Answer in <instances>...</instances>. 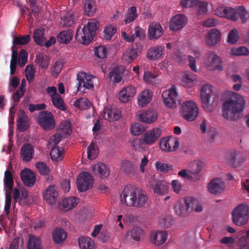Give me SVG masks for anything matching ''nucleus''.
Wrapping results in <instances>:
<instances>
[{
    "label": "nucleus",
    "instance_id": "obj_5",
    "mask_svg": "<svg viewBox=\"0 0 249 249\" xmlns=\"http://www.w3.org/2000/svg\"><path fill=\"white\" fill-rule=\"evenodd\" d=\"M76 181L78 191L84 192L92 188L94 179L90 173L88 172H83L79 174Z\"/></svg>",
    "mask_w": 249,
    "mask_h": 249
},
{
    "label": "nucleus",
    "instance_id": "obj_21",
    "mask_svg": "<svg viewBox=\"0 0 249 249\" xmlns=\"http://www.w3.org/2000/svg\"><path fill=\"white\" fill-rule=\"evenodd\" d=\"M21 179L28 187H32L35 183L36 177L35 173L29 169L23 170L20 173Z\"/></svg>",
    "mask_w": 249,
    "mask_h": 249
},
{
    "label": "nucleus",
    "instance_id": "obj_52",
    "mask_svg": "<svg viewBox=\"0 0 249 249\" xmlns=\"http://www.w3.org/2000/svg\"><path fill=\"white\" fill-rule=\"evenodd\" d=\"M30 35L19 36L17 37H14L13 43L17 45H26L30 42Z\"/></svg>",
    "mask_w": 249,
    "mask_h": 249
},
{
    "label": "nucleus",
    "instance_id": "obj_7",
    "mask_svg": "<svg viewBox=\"0 0 249 249\" xmlns=\"http://www.w3.org/2000/svg\"><path fill=\"white\" fill-rule=\"evenodd\" d=\"M178 93L175 86H172L168 90L162 92V98L164 105L169 108H176L177 105Z\"/></svg>",
    "mask_w": 249,
    "mask_h": 249
},
{
    "label": "nucleus",
    "instance_id": "obj_28",
    "mask_svg": "<svg viewBox=\"0 0 249 249\" xmlns=\"http://www.w3.org/2000/svg\"><path fill=\"white\" fill-rule=\"evenodd\" d=\"M164 47L157 45L150 48L147 53V57L150 60L159 59L163 54Z\"/></svg>",
    "mask_w": 249,
    "mask_h": 249
},
{
    "label": "nucleus",
    "instance_id": "obj_3",
    "mask_svg": "<svg viewBox=\"0 0 249 249\" xmlns=\"http://www.w3.org/2000/svg\"><path fill=\"white\" fill-rule=\"evenodd\" d=\"M231 218L235 225H245L249 219V206L244 204L238 205L232 212Z\"/></svg>",
    "mask_w": 249,
    "mask_h": 249
},
{
    "label": "nucleus",
    "instance_id": "obj_26",
    "mask_svg": "<svg viewBox=\"0 0 249 249\" xmlns=\"http://www.w3.org/2000/svg\"><path fill=\"white\" fill-rule=\"evenodd\" d=\"M185 203H186L189 213L194 211L197 213L201 212L203 210L202 205L195 198H186Z\"/></svg>",
    "mask_w": 249,
    "mask_h": 249
},
{
    "label": "nucleus",
    "instance_id": "obj_17",
    "mask_svg": "<svg viewBox=\"0 0 249 249\" xmlns=\"http://www.w3.org/2000/svg\"><path fill=\"white\" fill-rule=\"evenodd\" d=\"M216 92L215 88L211 85L207 84L203 85L200 89V101L213 98V97H218Z\"/></svg>",
    "mask_w": 249,
    "mask_h": 249
},
{
    "label": "nucleus",
    "instance_id": "obj_4",
    "mask_svg": "<svg viewBox=\"0 0 249 249\" xmlns=\"http://www.w3.org/2000/svg\"><path fill=\"white\" fill-rule=\"evenodd\" d=\"M180 113L185 120L188 121H193L198 116V108L194 101H185L181 104Z\"/></svg>",
    "mask_w": 249,
    "mask_h": 249
},
{
    "label": "nucleus",
    "instance_id": "obj_53",
    "mask_svg": "<svg viewBox=\"0 0 249 249\" xmlns=\"http://www.w3.org/2000/svg\"><path fill=\"white\" fill-rule=\"evenodd\" d=\"M207 189L212 195H216L218 193V178L212 179L207 185Z\"/></svg>",
    "mask_w": 249,
    "mask_h": 249
},
{
    "label": "nucleus",
    "instance_id": "obj_18",
    "mask_svg": "<svg viewBox=\"0 0 249 249\" xmlns=\"http://www.w3.org/2000/svg\"><path fill=\"white\" fill-rule=\"evenodd\" d=\"M58 193L57 187L54 185H50L44 194V197L46 201L51 205L55 204L56 202Z\"/></svg>",
    "mask_w": 249,
    "mask_h": 249
},
{
    "label": "nucleus",
    "instance_id": "obj_59",
    "mask_svg": "<svg viewBox=\"0 0 249 249\" xmlns=\"http://www.w3.org/2000/svg\"><path fill=\"white\" fill-rule=\"evenodd\" d=\"M143 79L146 83L153 85L158 84L159 82L157 76L150 72H145Z\"/></svg>",
    "mask_w": 249,
    "mask_h": 249
},
{
    "label": "nucleus",
    "instance_id": "obj_62",
    "mask_svg": "<svg viewBox=\"0 0 249 249\" xmlns=\"http://www.w3.org/2000/svg\"><path fill=\"white\" fill-rule=\"evenodd\" d=\"M121 170L126 174H130L134 171L133 164L128 160H125L122 162Z\"/></svg>",
    "mask_w": 249,
    "mask_h": 249
},
{
    "label": "nucleus",
    "instance_id": "obj_58",
    "mask_svg": "<svg viewBox=\"0 0 249 249\" xmlns=\"http://www.w3.org/2000/svg\"><path fill=\"white\" fill-rule=\"evenodd\" d=\"M36 61L38 66L42 68L46 69L49 66V62L47 57H44L41 53L36 55Z\"/></svg>",
    "mask_w": 249,
    "mask_h": 249
},
{
    "label": "nucleus",
    "instance_id": "obj_11",
    "mask_svg": "<svg viewBox=\"0 0 249 249\" xmlns=\"http://www.w3.org/2000/svg\"><path fill=\"white\" fill-rule=\"evenodd\" d=\"M134 186H126L121 195V201L126 206L133 207L134 202Z\"/></svg>",
    "mask_w": 249,
    "mask_h": 249
},
{
    "label": "nucleus",
    "instance_id": "obj_49",
    "mask_svg": "<svg viewBox=\"0 0 249 249\" xmlns=\"http://www.w3.org/2000/svg\"><path fill=\"white\" fill-rule=\"evenodd\" d=\"M14 185V180L11 173L6 170L4 174L5 190H12Z\"/></svg>",
    "mask_w": 249,
    "mask_h": 249
},
{
    "label": "nucleus",
    "instance_id": "obj_14",
    "mask_svg": "<svg viewBox=\"0 0 249 249\" xmlns=\"http://www.w3.org/2000/svg\"><path fill=\"white\" fill-rule=\"evenodd\" d=\"M204 162L200 160H195L191 161L188 165L189 172L193 175L194 181H196L200 179L201 175L199 173L204 166Z\"/></svg>",
    "mask_w": 249,
    "mask_h": 249
},
{
    "label": "nucleus",
    "instance_id": "obj_47",
    "mask_svg": "<svg viewBox=\"0 0 249 249\" xmlns=\"http://www.w3.org/2000/svg\"><path fill=\"white\" fill-rule=\"evenodd\" d=\"M79 247L85 249H92L94 247L93 240L89 237H81L78 239Z\"/></svg>",
    "mask_w": 249,
    "mask_h": 249
},
{
    "label": "nucleus",
    "instance_id": "obj_37",
    "mask_svg": "<svg viewBox=\"0 0 249 249\" xmlns=\"http://www.w3.org/2000/svg\"><path fill=\"white\" fill-rule=\"evenodd\" d=\"M27 249H42L40 238L35 235L29 234Z\"/></svg>",
    "mask_w": 249,
    "mask_h": 249
},
{
    "label": "nucleus",
    "instance_id": "obj_45",
    "mask_svg": "<svg viewBox=\"0 0 249 249\" xmlns=\"http://www.w3.org/2000/svg\"><path fill=\"white\" fill-rule=\"evenodd\" d=\"M120 116V111L119 110L108 109H106L105 110L104 118L110 122H113L119 120Z\"/></svg>",
    "mask_w": 249,
    "mask_h": 249
},
{
    "label": "nucleus",
    "instance_id": "obj_40",
    "mask_svg": "<svg viewBox=\"0 0 249 249\" xmlns=\"http://www.w3.org/2000/svg\"><path fill=\"white\" fill-rule=\"evenodd\" d=\"M45 30L43 28H38L35 30L33 38L35 42L38 45L43 46L46 38L44 36Z\"/></svg>",
    "mask_w": 249,
    "mask_h": 249
},
{
    "label": "nucleus",
    "instance_id": "obj_51",
    "mask_svg": "<svg viewBox=\"0 0 249 249\" xmlns=\"http://www.w3.org/2000/svg\"><path fill=\"white\" fill-rule=\"evenodd\" d=\"M52 101L53 106L62 110H66L67 108L64 105V101L59 94H55L52 98Z\"/></svg>",
    "mask_w": 249,
    "mask_h": 249
},
{
    "label": "nucleus",
    "instance_id": "obj_43",
    "mask_svg": "<svg viewBox=\"0 0 249 249\" xmlns=\"http://www.w3.org/2000/svg\"><path fill=\"white\" fill-rule=\"evenodd\" d=\"M64 150L62 147L53 146L50 151V156L52 160L55 161L61 160L63 158Z\"/></svg>",
    "mask_w": 249,
    "mask_h": 249
},
{
    "label": "nucleus",
    "instance_id": "obj_38",
    "mask_svg": "<svg viewBox=\"0 0 249 249\" xmlns=\"http://www.w3.org/2000/svg\"><path fill=\"white\" fill-rule=\"evenodd\" d=\"M206 43L209 46H214L218 42V29H211L206 35Z\"/></svg>",
    "mask_w": 249,
    "mask_h": 249
},
{
    "label": "nucleus",
    "instance_id": "obj_24",
    "mask_svg": "<svg viewBox=\"0 0 249 249\" xmlns=\"http://www.w3.org/2000/svg\"><path fill=\"white\" fill-rule=\"evenodd\" d=\"M168 233L166 231H161L151 234L150 239L151 242L157 246L163 244L167 240Z\"/></svg>",
    "mask_w": 249,
    "mask_h": 249
},
{
    "label": "nucleus",
    "instance_id": "obj_25",
    "mask_svg": "<svg viewBox=\"0 0 249 249\" xmlns=\"http://www.w3.org/2000/svg\"><path fill=\"white\" fill-rule=\"evenodd\" d=\"M34 153V146L31 144H25L21 148V157L24 161H30L33 159Z\"/></svg>",
    "mask_w": 249,
    "mask_h": 249
},
{
    "label": "nucleus",
    "instance_id": "obj_41",
    "mask_svg": "<svg viewBox=\"0 0 249 249\" xmlns=\"http://www.w3.org/2000/svg\"><path fill=\"white\" fill-rule=\"evenodd\" d=\"M152 95L149 90H143L138 97L139 105L142 107L145 106L152 100Z\"/></svg>",
    "mask_w": 249,
    "mask_h": 249
},
{
    "label": "nucleus",
    "instance_id": "obj_46",
    "mask_svg": "<svg viewBox=\"0 0 249 249\" xmlns=\"http://www.w3.org/2000/svg\"><path fill=\"white\" fill-rule=\"evenodd\" d=\"M142 233V230L139 227H136L128 231L125 234V237L139 241L141 240Z\"/></svg>",
    "mask_w": 249,
    "mask_h": 249
},
{
    "label": "nucleus",
    "instance_id": "obj_42",
    "mask_svg": "<svg viewBox=\"0 0 249 249\" xmlns=\"http://www.w3.org/2000/svg\"><path fill=\"white\" fill-rule=\"evenodd\" d=\"M74 19L72 12H69L61 18L60 24L63 27H71L74 24Z\"/></svg>",
    "mask_w": 249,
    "mask_h": 249
},
{
    "label": "nucleus",
    "instance_id": "obj_60",
    "mask_svg": "<svg viewBox=\"0 0 249 249\" xmlns=\"http://www.w3.org/2000/svg\"><path fill=\"white\" fill-rule=\"evenodd\" d=\"M217 128L211 125L209 126L207 134V139L209 142H213L217 136Z\"/></svg>",
    "mask_w": 249,
    "mask_h": 249
},
{
    "label": "nucleus",
    "instance_id": "obj_23",
    "mask_svg": "<svg viewBox=\"0 0 249 249\" xmlns=\"http://www.w3.org/2000/svg\"><path fill=\"white\" fill-rule=\"evenodd\" d=\"M219 17H225L233 21L238 19L237 9L230 7H219Z\"/></svg>",
    "mask_w": 249,
    "mask_h": 249
},
{
    "label": "nucleus",
    "instance_id": "obj_12",
    "mask_svg": "<svg viewBox=\"0 0 249 249\" xmlns=\"http://www.w3.org/2000/svg\"><path fill=\"white\" fill-rule=\"evenodd\" d=\"M148 197L145 192L134 186L133 207L141 208L147 202Z\"/></svg>",
    "mask_w": 249,
    "mask_h": 249
},
{
    "label": "nucleus",
    "instance_id": "obj_34",
    "mask_svg": "<svg viewBox=\"0 0 249 249\" xmlns=\"http://www.w3.org/2000/svg\"><path fill=\"white\" fill-rule=\"evenodd\" d=\"M138 56V52L134 50V46L127 48L124 53L123 60L126 63H130Z\"/></svg>",
    "mask_w": 249,
    "mask_h": 249
},
{
    "label": "nucleus",
    "instance_id": "obj_1",
    "mask_svg": "<svg viewBox=\"0 0 249 249\" xmlns=\"http://www.w3.org/2000/svg\"><path fill=\"white\" fill-rule=\"evenodd\" d=\"M224 96L228 99L222 105L223 117L230 121H235L240 118V113L243 111L246 105L244 97L231 91L225 92Z\"/></svg>",
    "mask_w": 249,
    "mask_h": 249
},
{
    "label": "nucleus",
    "instance_id": "obj_56",
    "mask_svg": "<svg viewBox=\"0 0 249 249\" xmlns=\"http://www.w3.org/2000/svg\"><path fill=\"white\" fill-rule=\"evenodd\" d=\"M207 6V2L204 1H199L198 0V3L195 5V9L197 13L199 15H203L206 14L208 11Z\"/></svg>",
    "mask_w": 249,
    "mask_h": 249
},
{
    "label": "nucleus",
    "instance_id": "obj_63",
    "mask_svg": "<svg viewBox=\"0 0 249 249\" xmlns=\"http://www.w3.org/2000/svg\"><path fill=\"white\" fill-rule=\"evenodd\" d=\"M239 38V36L238 34V32L237 30L234 29L230 32L228 35V41L229 43L233 44L236 43Z\"/></svg>",
    "mask_w": 249,
    "mask_h": 249
},
{
    "label": "nucleus",
    "instance_id": "obj_29",
    "mask_svg": "<svg viewBox=\"0 0 249 249\" xmlns=\"http://www.w3.org/2000/svg\"><path fill=\"white\" fill-rule=\"evenodd\" d=\"M207 99L201 101V106L203 109L208 112H212L216 109L218 105V97H213L212 98Z\"/></svg>",
    "mask_w": 249,
    "mask_h": 249
},
{
    "label": "nucleus",
    "instance_id": "obj_15",
    "mask_svg": "<svg viewBox=\"0 0 249 249\" xmlns=\"http://www.w3.org/2000/svg\"><path fill=\"white\" fill-rule=\"evenodd\" d=\"M160 135L161 130L159 128L148 130L143 134V142L146 144H151L156 142Z\"/></svg>",
    "mask_w": 249,
    "mask_h": 249
},
{
    "label": "nucleus",
    "instance_id": "obj_35",
    "mask_svg": "<svg viewBox=\"0 0 249 249\" xmlns=\"http://www.w3.org/2000/svg\"><path fill=\"white\" fill-rule=\"evenodd\" d=\"M85 13L92 16L96 12V5L95 0H83Z\"/></svg>",
    "mask_w": 249,
    "mask_h": 249
},
{
    "label": "nucleus",
    "instance_id": "obj_39",
    "mask_svg": "<svg viewBox=\"0 0 249 249\" xmlns=\"http://www.w3.org/2000/svg\"><path fill=\"white\" fill-rule=\"evenodd\" d=\"M67 236V233L62 228H56L53 233V240L56 244L63 242Z\"/></svg>",
    "mask_w": 249,
    "mask_h": 249
},
{
    "label": "nucleus",
    "instance_id": "obj_30",
    "mask_svg": "<svg viewBox=\"0 0 249 249\" xmlns=\"http://www.w3.org/2000/svg\"><path fill=\"white\" fill-rule=\"evenodd\" d=\"M96 175H98L102 178L108 177L110 175V170L107 165L103 163H98L93 167Z\"/></svg>",
    "mask_w": 249,
    "mask_h": 249
},
{
    "label": "nucleus",
    "instance_id": "obj_61",
    "mask_svg": "<svg viewBox=\"0 0 249 249\" xmlns=\"http://www.w3.org/2000/svg\"><path fill=\"white\" fill-rule=\"evenodd\" d=\"M36 167L39 173L43 175H47L50 172L49 167L43 162H37L36 164Z\"/></svg>",
    "mask_w": 249,
    "mask_h": 249
},
{
    "label": "nucleus",
    "instance_id": "obj_55",
    "mask_svg": "<svg viewBox=\"0 0 249 249\" xmlns=\"http://www.w3.org/2000/svg\"><path fill=\"white\" fill-rule=\"evenodd\" d=\"M231 54L235 56H247L249 54V50L243 46L234 48L231 50Z\"/></svg>",
    "mask_w": 249,
    "mask_h": 249
},
{
    "label": "nucleus",
    "instance_id": "obj_20",
    "mask_svg": "<svg viewBox=\"0 0 249 249\" xmlns=\"http://www.w3.org/2000/svg\"><path fill=\"white\" fill-rule=\"evenodd\" d=\"M154 193L159 195H164L167 193L168 183L162 180H153L150 182Z\"/></svg>",
    "mask_w": 249,
    "mask_h": 249
},
{
    "label": "nucleus",
    "instance_id": "obj_9",
    "mask_svg": "<svg viewBox=\"0 0 249 249\" xmlns=\"http://www.w3.org/2000/svg\"><path fill=\"white\" fill-rule=\"evenodd\" d=\"M246 160V158L238 151L227 152L225 155L226 163L232 167H236Z\"/></svg>",
    "mask_w": 249,
    "mask_h": 249
},
{
    "label": "nucleus",
    "instance_id": "obj_6",
    "mask_svg": "<svg viewBox=\"0 0 249 249\" xmlns=\"http://www.w3.org/2000/svg\"><path fill=\"white\" fill-rule=\"evenodd\" d=\"M39 125L45 130H50L55 126V121L52 113L48 111H41L38 117Z\"/></svg>",
    "mask_w": 249,
    "mask_h": 249
},
{
    "label": "nucleus",
    "instance_id": "obj_64",
    "mask_svg": "<svg viewBox=\"0 0 249 249\" xmlns=\"http://www.w3.org/2000/svg\"><path fill=\"white\" fill-rule=\"evenodd\" d=\"M110 78L113 77L115 83H118L122 80V76L118 68L115 67L109 72Z\"/></svg>",
    "mask_w": 249,
    "mask_h": 249
},
{
    "label": "nucleus",
    "instance_id": "obj_31",
    "mask_svg": "<svg viewBox=\"0 0 249 249\" xmlns=\"http://www.w3.org/2000/svg\"><path fill=\"white\" fill-rule=\"evenodd\" d=\"M95 61L97 63H103L107 57V48L104 46H99L94 48Z\"/></svg>",
    "mask_w": 249,
    "mask_h": 249
},
{
    "label": "nucleus",
    "instance_id": "obj_2",
    "mask_svg": "<svg viewBox=\"0 0 249 249\" xmlns=\"http://www.w3.org/2000/svg\"><path fill=\"white\" fill-rule=\"evenodd\" d=\"M99 22L96 19H91L83 29H78L75 35V38L78 42L83 44H89L93 39L98 28Z\"/></svg>",
    "mask_w": 249,
    "mask_h": 249
},
{
    "label": "nucleus",
    "instance_id": "obj_19",
    "mask_svg": "<svg viewBox=\"0 0 249 249\" xmlns=\"http://www.w3.org/2000/svg\"><path fill=\"white\" fill-rule=\"evenodd\" d=\"M136 94L135 88L132 86L124 87L118 94L119 99L121 102L127 103L133 98Z\"/></svg>",
    "mask_w": 249,
    "mask_h": 249
},
{
    "label": "nucleus",
    "instance_id": "obj_33",
    "mask_svg": "<svg viewBox=\"0 0 249 249\" xmlns=\"http://www.w3.org/2000/svg\"><path fill=\"white\" fill-rule=\"evenodd\" d=\"M78 204L75 197H69L64 199L60 204V207L64 211H68L74 208Z\"/></svg>",
    "mask_w": 249,
    "mask_h": 249
},
{
    "label": "nucleus",
    "instance_id": "obj_16",
    "mask_svg": "<svg viewBox=\"0 0 249 249\" xmlns=\"http://www.w3.org/2000/svg\"><path fill=\"white\" fill-rule=\"evenodd\" d=\"M186 17L182 15L174 16L170 20L169 28L171 30L178 31L182 28L187 23Z\"/></svg>",
    "mask_w": 249,
    "mask_h": 249
},
{
    "label": "nucleus",
    "instance_id": "obj_48",
    "mask_svg": "<svg viewBox=\"0 0 249 249\" xmlns=\"http://www.w3.org/2000/svg\"><path fill=\"white\" fill-rule=\"evenodd\" d=\"M73 105L81 110H85L89 108L91 103L87 99L81 98L77 99L73 104Z\"/></svg>",
    "mask_w": 249,
    "mask_h": 249
},
{
    "label": "nucleus",
    "instance_id": "obj_13",
    "mask_svg": "<svg viewBox=\"0 0 249 249\" xmlns=\"http://www.w3.org/2000/svg\"><path fill=\"white\" fill-rule=\"evenodd\" d=\"M77 77L78 81V91L80 90L82 87L89 89L93 88L94 85L92 81L93 77L91 75L81 71L77 74Z\"/></svg>",
    "mask_w": 249,
    "mask_h": 249
},
{
    "label": "nucleus",
    "instance_id": "obj_22",
    "mask_svg": "<svg viewBox=\"0 0 249 249\" xmlns=\"http://www.w3.org/2000/svg\"><path fill=\"white\" fill-rule=\"evenodd\" d=\"M162 34V28L159 23L152 22L150 24L148 31V36L149 39H157Z\"/></svg>",
    "mask_w": 249,
    "mask_h": 249
},
{
    "label": "nucleus",
    "instance_id": "obj_57",
    "mask_svg": "<svg viewBox=\"0 0 249 249\" xmlns=\"http://www.w3.org/2000/svg\"><path fill=\"white\" fill-rule=\"evenodd\" d=\"M238 18L240 17L243 23L247 22L249 19V13L246 10L244 6H238L237 8Z\"/></svg>",
    "mask_w": 249,
    "mask_h": 249
},
{
    "label": "nucleus",
    "instance_id": "obj_50",
    "mask_svg": "<svg viewBox=\"0 0 249 249\" xmlns=\"http://www.w3.org/2000/svg\"><path fill=\"white\" fill-rule=\"evenodd\" d=\"M137 9L132 6L128 10L127 13L125 15V23L127 24L134 20L137 17Z\"/></svg>",
    "mask_w": 249,
    "mask_h": 249
},
{
    "label": "nucleus",
    "instance_id": "obj_27",
    "mask_svg": "<svg viewBox=\"0 0 249 249\" xmlns=\"http://www.w3.org/2000/svg\"><path fill=\"white\" fill-rule=\"evenodd\" d=\"M205 63L210 70L213 71L217 69L218 68V56L214 52H209L207 53Z\"/></svg>",
    "mask_w": 249,
    "mask_h": 249
},
{
    "label": "nucleus",
    "instance_id": "obj_8",
    "mask_svg": "<svg viewBox=\"0 0 249 249\" xmlns=\"http://www.w3.org/2000/svg\"><path fill=\"white\" fill-rule=\"evenodd\" d=\"M71 124L70 122H65L62 123L60 126L61 133H56L50 137L49 139V143L54 146H57L56 145L59 143L62 138V134L69 135L71 132Z\"/></svg>",
    "mask_w": 249,
    "mask_h": 249
},
{
    "label": "nucleus",
    "instance_id": "obj_44",
    "mask_svg": "<svg viewBox=\"0 0 249 249\" xmlns=\"http://www.w3.org/2000/svg\"><path fill=\"white\" fill-rule=\"evenodd\" d=\"M175 210L176 213L179 216H187L188 213V211L185 203V199L184 200L183 202L180 201L176 203L175 206Z\"/></svg>",
    "mask_w": 249,
    "mask_h": 249
},
{
    "label": "nucleus",
    "instance_id": "obj_36",
    "mask_svg": "<svg viewBox=\"0 0 249 249\" xmlns=\"http://www.w3.org/2000/svg\"><path fill=\"white\" fill-rule=\"evenodd\" d=\"M73 36V31L68 29L60 32L57 36L58 41L60 43L68 44Z\"/></svg>",
    "mask_w": 249,
    "mask_h": 249
},
{
    "label": "nucleus",
    "instance_id": "obj_54",
    "mask_svg": "<svg viewBox=\"0 0 249 249\" xmlns=\"http://www.w3.org/2000/svg\"><path fill=\"white\" fill-rule=\"evenodd\" d=\"M98 153L96 144L92 142L88 147V158L89 160H94L97 157Z\"/></svg>",
    "mask_w": 249,
    "mask_h": 249
},
{
    "label": "nucleus",
    "instance_id": "obj_32",
    "mask_svg": "<svg viewBox=\"0 0 249 249\" xmlns=\"http://www.w3.org/2000/svg\"><path fill=\"white\" fill-rule=\"evenodd\" d=\"M19 112L20 116L17 120V126L20 131L24 132L29 127V119L27 116L25 115L24 111L20 110Z\"/></svg>",
    "mask_w": 249,
    "mask_h": 249
},
{
    "label": "nucleus",
    "instance_id": "obj_10",
    "mask_svg": "<svg viewBox=\"0 0 249 249\" xmlns=\"http://www.w3.org/2000/svg\"><path fill=\"white\" fill-rule=\"evenodd\" d=\"M179 142L177 139L163 138L160 141V147L166 152H174L177 150Z\"/></svg>",
    "mask_w": 249,
    "mask_h": 249
}]
</instances>
